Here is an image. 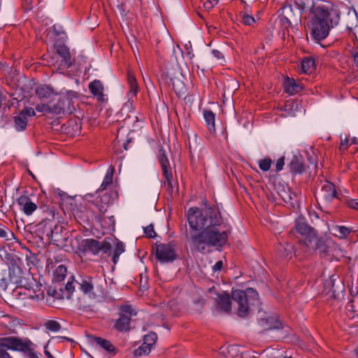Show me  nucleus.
Listing matches in <instances>:
<instances>
[{"mask_svg": "<svg viewBox=\"0 0 358 358\" xmlns=\"http://www.w3.org/2000/svg\"><path fill=\"white\" fill-rule=\"evenodd\" d=\"M24 3L27 5V9H31V0H24Z\"/></svg>", "mask_w": 358, "mask_h": 358, "instance_id": "59", "label": "nucleus"}, {"mask_svg": "<svg viewBox=\"0 0 358 358\" xmlns=\"http://www.w3.org/2000/svg\"><path fill=\"white\" fill-rule=\"evenodd\" d=\"M20 113L23 114L24 117H32L36 115L35 110L34 108L30 107L24 108Z\"/></svg>", "mask_w": 358, "mask_h": 358, "instance_id": "47", "label": "nucleus"}, {"mask_svg": "<svg viewBox=\"0 0 358 358\" xmlns=\"http://www.w3.org/2000/svg\"><path fill=\"white\" fill-rule=\"evenodd\" d=\"M255 22V18L252 15L244 14L242 17V22L245 25H251Z\"/></svg>", "mask_w": 358, "mask_h": 358, "instance_id": "45", "label": "nucleus"}, {"mask_svg": "<svg viewBox=\"0 0 358 358\" xmlns=\"http://www.w3.org/2000/svg\"><path fill=\"white\" fill-rule=\"evenodd\" d=\"M285 92L290 95H294L300 92L303 87V85L296 82L294 78L287 77L283 83Z\"/></svg>", "mask_w": 358, "mask_h": 358, "instance_id": "20", "label": "nucleus"}, {"mask_svg": "<svg viewBox=\"0 0 358 358\" xmlns=\"http://www.w3.org/2000/svg\"><path fill=\"white\" fill-rule=\"evenodd\" d=\"M147 343H144L137 349H136L134 352V355L136 357H141L143 355H148L152 347L149 345H146Z\"/></svg>", "mask_w": 358, "mask_h": 358, "instance_id": "36", "label": "nucleus"}, {"mask_svg": "<svg viewBox=\"0 0 358 358\" xmlns=\"http://www.w3.org/2000/svg\"><path fill=\"white\" fill-rule=\"evenodd\" d=\"M311 12L313 15L310 25L311 34L317 41L323 40L329 35L330 29L338 24L339 15L320 1L313 2Z\"/></svg>", "mask_w": 358, "mask_h": 358, "instance_id": "1", "label": "nucleus"}, {"mask_svg": "<svg viewBox=\"0 0 358 358\" xmlns=\"http://www.w3.org/2000/svg\"><path fill=\"white\" fill-rule=\"evenodd\" d=\"M1 257H4L3 260L8 267V273H7L6 271L0 273V280L5 283L10 282L24 287L28 289H31V284L28 283L27 286L22 276V262L21 259L14 254L6 252H4L3 255H1Z\"/></svg>", "mask_w": 358, "mask_h": 358, "instance_id": "5", "label": "nucleus"}, {"mask_svg": "<svg viewBox=\"0 0 358 358\" xmlns=\"http://www.w3.org/2000/svg\"><path fill=\"white\" fill-rule=\"evenodd\" d=\"M27 117H24L23 114L20 113L14 118L15 129L18 131L24 130L27 127Z\"/></svg>", "mask_w": 358, "mask_h": 358, "instance_id": "31", "label": "nucleus"}, {"mask_svg": "<svg viewBox=\"0 0 358 358\" xmlns=\"http://www.w3.org/2000/svg\"><path fill=\"white\" fill-rule=\"evenodd\" d=\"M108 196H106V195H103L101 198V201L103 202V201L105 200H108Z\"/></svg>", "mask_w": 358, "mask_h": 358, "instance_id": "64", "label": "nucleus"}, {"mask_svg": "<svg viewBox=\"0 0 358 358\" xmlns=\"http://www.w3.org/2000/svg\"><path fill=\"white\" fill-rule=\"evenodd\" d=\"M72 213L76 218H79L83 221L88 220L90 215H94L91 210H88L86 203H80V205L76 204L72 208Z\"/></svg>", "mask_w": 358, "mask_h": 358, "instance_id": "21", "label": "nucleus"}, {"mask_svg": "<svg viewBox=\"0 0 358 358\" xmlns=\"http://www.w3.org/2000/svg\"><path fill=\"white\" fill-rule=\"evenodd\" d=\"M91 338L98 345L103 348L108 352L111 353L113 355H115L117 353L116 348L110 343V341L101 338L100 337L91 336Z\"/></svg>", "mask_w": 358, "mask_h": 358, "instance_id": "24", "label": "nucleus"}, {"mask_svg": "<svg viewBox=\"0 0 358 358\" xmlns=\"http://www.w3.org/2000/svg\"><path fill=\"white\" fill-rule=\"evenodd\" d=\"M284 164H285V157H281L277 160V162L275 163V171H280L282 169Z\"/></svg>", "mask_w": 358, "mask_h": 358, "instance_id": "48", "label": "nucleus"}, {"mask_svg": "<svg viewBox=\"0 0 358 358\" xmlns=\"http://www.w3.org/2000/svg\"><path fill=\"white\" fill-rule=\"evenodd\" d=\"M157 339V336L155 333L150 332L145 335L143 338V342L152 347Z\"/></svg>", "mask_w": 358, "mask_h": 358, "instance_id": "41", "label": "nucleus"}, {"mask_svg": "<svg viewBox=\"0 0 358 358\" xmlns=\"http://www.w3.org/2000/svg\"><path fill=\"white\" fill-rule=\"evenodd\" d=\"M67 273V269L65 266L59 265L55 269L54 273V280L57 282L62 281Z\"/></svg>", "mask_w": 358, "mask_h": 358, "instance_id": "35", "label": "nucleus"}, {"mask_svg": "<svg viewBox=\"0 0 358 358\" xmlns=\"http://www.w3.org/2000/svg\"><path fill=\"white\" fill-rule=\"evenodd\" d=\"M301 66L304 73H311L315 70V61L312 57H305L301 61Z\"/></svg>", "mask_w": 358, "mask_h": 358, "instance_id": "28", "label": "nucleus"}, {"mask_svg": "<svg viewBox=\"0 0 358 358\" xmlns=\"http://www.w3.org/2000/svg\"><path fill=\"white\" fill-rule=\"evenodd\" d=\"M346 26L356 40L358 41V17L355 15L350 17Z\"/></svg>", "mask_w": 358, "mask_h": 358, "instance_id": "29", "label": "nucleus"}, {"mask_svg": "<svg viewBox=\"0 0 358 358\" xmlns=\"http://www.w3.org/2000/svg\"><path fill=\"white\" fill-rule=\"evenodd\" d=\"M281 20H285V22L287 24V25H290L291 22L289 20L288 18H287L286 17H283Z\"/></svg>", "mask_w": 358, "mask_h": 358, "instance_id": "63", "label": "nucleus"}, {"mask_svg": "<svg viewBox=\"0 0 358 358\" xmlns=\"http://www.w3.org/2000/svg\"><path fill=\"white\" fill-rule=\"evenodd\" d=\"M99 210V213L101 214H104L106 211H107V208L108 207V205L107 204V203H105V204L102 205H99V204H97L96 205Z\"/></svg>", "mask_w": 358, "mask_h": 358, "instance_id": "53", "label": "nucleus"}, {"mask_svg": "<svg viewBox=\"0 0 358 358\" xmlns=\"http://www.w3.org/2000/svg\"><path fill=\"white\" fill-rule=\"evenodd\" d=\"M272 160L269 158L262 159L259 161V167L263 171H267L270 169Z\"/></svg>", "mask_w": 358, "mask_h": 358, "instance_id": "42", "label": "nucleus"}, {"mask_svg": "<svg viewBox=\"0 0 358 358\" xmlns=\"http://www.w3.org/2000/svg\"><path fill=\"white\" fill-rule=\"evenodd\" d=\"M218 0H203V6L206 10H210L217 3Z\"/></svg>", "mask_w": 358, "mask_h": 358, "instance_id": "46", "label": "nucleus"}, {"mask_svg": "<svg viewBox=\"0 0 358 358\" xmlns=\"http://www.w3.org/2000/svg\"><path fill=\"white\" fill-rule=\"evenodd\" d=\"M156 257L162 263L173 262L177 257L175 245L173 243L157 245L156 246Z\"/></svg>", "mask_w": 358, "mask_h": 358, "instance_id": "12", "label": "nucleus"}, {"mask_svg": "<svg viewBox=\"0 0 358 358\" xmlns=\"http://www.w3.org/2000/svg\"><path fill=\"white\" fill-rule=\"evenodd\" d=\"M285 249V252H286L285 255L286 256V257H288L287 256L292 252L293 247L290 245H287Z\"/></svg>", "mask_w": 358, "mask_h": 358, "instance_id": "57", "label": "nucleus"}, {"mask_svg": "<svg viewBox=\"0 0 358 358\" xmlns=\"http://www.w3.org/2000/svg\"><path fill=\"white\" fill-rule=\"evenodd\" d=\"M279 194L285 202H289L292 199L290 195L285 191H284L282 193H280Z\"/></svg>", "mask_w": 358, "mask_h": 358, "instance_id": "54", "label": "nucleus"}, {"mask_svg": "<svg viewBox=\"0 0 358 358\" xmlns=\"http://www.w3.org/2000/svg\"><path fill=\"white\" fill-rule=\"evenodd\" d=\"M183 60L182 50L179 48L178 50L173 49L166 71L159 78L161 86L171 88L178 96L185 94L186 92L182 67V64H184Z\"/></svg>", "mask_w": 358, "mask_h": 358, "instance_id": "2", "label": "nucleus"}, {"mask_svg": "<svg viewBox=\"0 0 358 358\" xmlns=\"http://www.w3.org/2000/svg\"><path fill=\"white\" fill-rule=\"evenodd\" d=\"M13 350L22 352L28 358H39L41 353L35 350L36 345L28 338L7 339L5 345Z\"/></svg>", "mask_w": 358, "mask_h": 358, "instance_id": "8", "label": "nucleus"}, {"mask_svg": "<svg viewBox=\"0 0 358 358\" xmlns=\"http://www.w3.org/2000/svg\"><path fill=\"white\" fill-rule=\"evenodd\" d=\"M7 234H8V232L5 229H0V237L1 238H7Z\"/></svg>", "mask_w": 358, "mask_h": 358, "instance_id": "58", "label": "nucleus"}, {"mask_svg": "<svg viewBox=\"0 0 358 358\" xmlns=\"http://www.w3.org/2000/svg\"><path fill=\"white\" fill-rule=\"evenodd\" d=\"M227 351L229 355H231L232 357H234L238 352V348L235 345H230L227 348Z\"/></svg>", "mask_w": 358, "mask_h": 358, "instance_id": "51", "label": "nucleus"}, {"mask_svg": "<svg viewBox=\"0 0 358 358\" xmlns=\"http://www.w3.org/2000/svg\"><path fill=\"white\" fill-rule=\"evenodd\" d=\"M326 283L328 284L329 286H333L334 285V281L331 278H330L329 280H328Z\"/></svg>", "mask_w": 358, "mask_h": 358, "instance_id": "62", "label": "nucleus"}, {"mask_svg": "<svg viewBox=\"0 0 358 358\" xmlns=\"http://www.w3.org/2000/svg\"><path fill=\"white\" fill-rule=\"evenodd\" d=\"M349 140L348 138H345V139H342L340 145V150H345L348 147Z\"/></svg>", "mask_w": 358, "mask_h": 358, "instance_id": "52", "label": "nucleus"}, {"mask_svg": "<svg viewBox=\"0 0 358 358\" xmlns=\"http://www.w3.org/2000/svg\"><path fill=\"white\" fill-rule=\"evenodd\" d=\"M115 171L114 166H110L105 175L104 179L99 188V191H103L105 190L108 186L112 185L113 183V173Z\"/></svg>", "mask_w": 358, "mask_h": 358, "instance_id": "27", "label": "nucleus"}, {"mask_svg": "<svg viewBox=\"0 0 358 358\" xmlns=\"http://www.w3.org/2000/svg\"><path fill=\"white\" fill-rule=\"evenodd\" d=\"M120 310L122 313V314H125L127 315L128 314L129 315L128 316H129L130 317L133 315H136V310L130 305L122 306L120 308Z\"/></svg>", "mask_w": 358, "mask_h": 358, "instance_id": "43", "label": "nucleus"}, {"mask_svg": "<svg viewBox=\"0 0 358 358\" xmlns=\"http://www.w3.org/2000/svg\"><path fill=\"white\" fill-rule=\"evenodd\" d=\"M82 248L85 252L97 255L100 252L108 253L111 249V245L108 241L99 242L94 239H85L82 242Z\"/></svg>", "mask_w": 358, "mask_h": 358, "instance_id": "11", "label": "nucleus"}, {"mask_svg": "<svg viewBox=\"0 0 358 358\" xmlns=\"http://www.w3.org/2000/svg\"><path fill=\"white\" fill-rule=\"evenodd\" d=\"M203 116L204 117L206 125L210 133H215V115L211 110H205L203 111Z\"/></svg>", "mask_w": 358, "mask_h": 358, "instance_id": "25", "label": "nucleus"}, {"mask_svg": "<svg viewBox=\"0 0 358 358\" xmlns=\"http://www.w3.org/2000/svg\"><path fill=\"white\" fill-rule=\"evenodd\" d=\"M347 204L350 208L358 210V199H350Z\"/></svg>", "mask_w": 358, "mask_h": 358, "instance_id": "49", "label": "nucleus"}, {"mask_svg": "<svg viewBox=\"0 0 358 358\" xmlns=\"http://www.w3.org/2000/svg\"><path fill=\"white\" fill-rule=\"evenodd\" d=\"M44 327L46 329L53 332H57L61 329L60 324L55 320H48L45 322Z\"/></svg>", "mask_w": 358, "mask_h": 358, "instance_id": "38", "label": "nucleus"}, {"mask_svg": "<svg viewBox=\"0 0 358 358\" xmlns=\"http://www.w3.org/2000/svg\"><path fill=\"white\" fill-rule=\"evenodd\" d=\"M223 266V262L222 260H220L215 263V264L213 266L212 270L213 273L217 271H220Z\"/></svg>", "mask_w": 358, "mask_h": 358, "instance_id": "50", "label": "nucleus"}, {"mask_svg": "<svg viewBox=\"0 0 358 358\" xmlns=\"http://www.w3.org/2000/svg\"><path fill=\"white\" fill-rule=\"evenodd\" d=\"M203 243L221 247L227 243L228 234L217 227L221 223L220 213L216 208L209 207L203 202Z\"/></svg>", "mask_w": 358, "mask_h": 358, "instance_id": "3", "label": "nucleus"}, {"mask_svg": "<svg viewBox=\"0 0 358 358\" xmlns=\"http://www.w3.org/2000/svg\"><path fill=\"white\" fill-rule=\"evenodd\" d=\"M316 245V250L322 257H331L334 255L336 245L331 241H324L322 239H313Z\"/></svg>", "mask_w": 358, "mask_h": 358, "instance_id": "17", "label": "nucleus"}, {"mask_svg": "<svg viewBox=\"0 0 358 358\" xmlns=\"http://www.w3.org/2000/svg\"><path fill=\"white\" fill-rule=\"evenodd\" d=\"M290 170L292 172L300 173L303 171V166L300 157L294 156L290 164Z\"/></svg>", "mask_w": 358, "mask_h": 358, "instance_id": "33", "label": "nucleus"}, {"mask_svg": "<svg viewBox=\"0 0 358 358\" xmlns=\"http://www.w3.org/2000/svg\"><path fill=\"white\" fill-rule=\"evenodd\" d=\"M36 110L38 113L54 114V113L52 111L53 106H49V105L45 104V103H40V104L36 105Z\"/></svg>", "mask_w": 358, "mask_h": 358, "instance_id": "40", "label": "nucleus"}, {"mask_svg": "<svg viewBox=\"0 0 358 358\" xmlns=\"http://www.w3.org/2000/svg\"><path fill=\"white\" fill-rule=\"evenodd\" d=\"M352 57H353V61L355 65L358 67V51L353 50L351 52Z\"/></svg>", "mask_w": 358, "mask_h": 358, "instance_id": "55", "label": "nucleus"}, {"mask_svg": "<svg viewBox=\"0 0 358 358\" xmlns=\"http://www.w3.org/2000/svg\"><path fill=\"white\" fill-rule=\"evenodd\" d=\"M295 229L299 234L305 236L308 243H312L313 239H316L314 230L303 221V218L296 220Z\"/></svg>", "mask_w": 358, "mask_h": 358, "instance_id": "18", "label": "nucleus"}, {"mask_svg": "<svg viewBox=\"0 0 358 358\" xmlns=\"http://www.w3.org/2000/svg\"><path fill=\"white\" fill-rule=\"evenodd\" d=\"M357 143H358L357 138L355 137L352 138L350 144H357Z\"/></svg>", "mask_w": 358, "mask_h": 358, "instance_id": "60", "label": "nucleus"}, {"mask_svg": "<svg viewBox=\"0 0 358 358\" xmlns=\"http://www.w3.org/2000/svg\"><path fill=\"white\" fill-rule=\"evenodd\" d=\"M71 278L72 280H69L63 292L64 296L66 299L72 298L76 285L84 294L87 295L90 298H95L103 294V283H106V280L101 278L85 276L80 278L79 280H75L73 277Z\"/></svg>", "mask_w": 358, "mask_h": 358, "instance_id": "4", "label": "nucleus"}, {"mask_svg": "<svg viewBox=\"0 0 358 358\" xmlns=\"http://www.w3.org/2000/svg\"><path fill=\"white\" fill-rule=\"evenodd\" d=\"M45 354L48 358H55L48 350H45Z\"/></svg>", "mask_w": 358, "mask_h": 358, "instance_id": "61", "label": "nucleus"}, {"mask_svg": "<svg viewBox=\"0 0 358 358\" xmlns=\"http://www.w3.org/2000/svg\"><path fill=\"white\" fill-rule=\"evenodd\" d=\"M232 299L238 305V315L239 317H245L250 310L248 297L258 298V293L252 288H248L245 291L240 289L232 290Z\"/></svg>", "mask_w": 358, "mask_h": 358, "instance_id": "7", "label": "nucleus"}, {"mask_svg": "<svg viewBox=\"0 0 358 358\" xmlns=\"http://www.w3.org/2000/svg\"><path fill=\"white\" fill-rule=\"evenodd\" d=\"M57 53L62 58V63L58 70H63L70 68L73 64V59L71 57L69 49L64 44H57L55 45Z\"/></svg>", "mask_w": 358, "mask_h": 358, "instance_id": "15", "label": "nucleus"}, {"mask_svg": "<svg viewBox=\"0 0 358 358\" xmlns=\"http://www.w3.org/2000/svg\"><path fill=\"white\" fill-rule=\"evenodd\" d=\"M127 83L129 86L128 96L130 100L132 99L133 97L136 96L138 92V85L137 84L136 79L131 72L128 73Z\"/></svg>", "mask_w": 358, "mask_h": 358, "instance_id": "26", "label": "nucleus"}, {"mask_svg": "<svg viewBox=\"0 0 358 358\" xmlns=\"http://www.w3.org/2000/svg\"><path fill=\"white\" fill-rule=\"evenodd\" d=\"M211 54L217 59L223 58L222 54L219 50H213L211 51Z\"/></svg>", "mask_w": 358, "mask_h": 358, "instance_id": "56", "label": "nucleus"}, {"mask_svg": "<svg viewBox=\"0 0 358 358\" xmlns=\"http://www.w3.org/2000/svg\"><path fill=\"white\" fill-rule=\"evenodd\" d=\"M20 209L27 215H31L37 209L38 206L32 199L27 195H21L17 199Z\"/></svg>", "mask_w": 358, "mask_h": 358, "instance_id": "19", "label": "nucleus"}, {"mask_svg": "<svg viewBox=\"0 0 358 358\" xmlns=\"http://www.w3.org/2000/svg\"><path fill=\"white\" fill-rule=\"evenodd\" d=\"M89 90L90 92L99 101H104L105 96L103 94V85L99 80H94L89 84Z\"/></svg>", "mask_w": 358, "mask_h": 358, "instance_id": "22", "label": "nucleus"}, {"mask_svg": "<svg viewBox=\"0 0 358 358\" xmlns=\"http://www.w3.org/2000/svg\"><path fill=\"white\" fill-rule=\"evenodd\" d=\"M3 317L6 320V321H5L6 326L7 327L8 330L11 333L15 334L16 328L20 324L19 320L15 318H13L9 316H7V315H3Z\"/></svg>", "mask_w": 358, "mask_h": 358, "instance_id": "34", "label": "nucleus"}, {"mask_svg": "<svg viewBox=\"0 0 358 358\" xmlns=\"http://www.w3.org/2000/svg\"><path fill=\"white\" fill-rule=\"evenodd\" d=\"M10 338H17L15 336H8L0 338V358H13L8 352L7 350H12L13 348H8L5 345L6 341Z\"/></svg>", "mask_w": 358, "mask_h": 358, "instance_id": "30", "label": "nucleus"}, {"mask_svg": "<svg viewBox=\"0 0 358 358\" xmlns=\"http://www.w3.org/2000/svg\"><path fill=\"white\" fill-rule=\"evenodd\" d=\"M158 160L161 165L163 178H164V187L169 194H173L175 192V187L177 180H173L172 169L166 151L164 149L159 150Z\"/></svg>", "mask_w": 358, "mask_h": 358, "instance_id": "9", "label": "nucleus"}, {"mask_svg": "<svg viewBox=\"0 0 358 358\" xmlns=\"http://www.w3.org/2000/svg\"><path fill=\"white\" fill-rule=\"evenodd\" d=\"M189 227L187 229L186 238L189 246L200 251L201 245V210L192 207L186 213Z\"/></svg>", "mask_w": 358, "mask_h": 358, "instance_id": "6", "label": "nucleus"}, {"mask_svg": "<svg viewBox=\"0 0 358 358\" xmlns=\"http://www.w3.org/2000/svg\"><path fill=\"white\" fill-rule=\"evenodd\" d=\"M334 230L338 233L337 236L341 238H345L351 232V229L344 226H336L334 227Z\"/></svg>", "mask_w": 358, "mask_h": 358, "instance_id": "39", "label": "nucleus"}, {"mask_svg": "<svg viewBox=\"0 0 358 358\" xmlns=\"http://www.w3.org/2000/svg\"><path fill=\"white\" fill-rule=\"evenodd\" d=\"M124 252V244L122 242L117 243L113 255V262L115 264L117 263L120 255Z\"/></svg>", "mask_w": 358, "mask_h": 358, "instance_id": "37", "label": "nucleus"}, {"mask_svg": "<svg viewBox=\"0 0 358 358\" xmlns=\"http://www.w3.org/2000/svg\"><path fill=\"white\" fill-rule=\"evenodd\" d=\"M317 199L323 202L329 203L333 199L336 197V191L333 183L326 182L322 187L320 192L317 194Z\"/></svg>", "mask_w": 358, "mask_h": 358, "instance_id": "16", "label": "nucleus"}, {"mask_svg": "<svg viewBox=\"0 0 358 358\" xmlns=\"http://www.w3.org/2000/svg\"><path fill=\"white\" fill-rule=\"evenodd\" d=\"M76 93L69 91L60 96L57 103L53 105V113L59 115L64 113H72L75 110L73 99L76 98Z\"/></svg>", "mask_w": 358, "mask_h": 358, "instance_id": "10", "label": "nucleus"}, {"mask_svg": "<svg viewBox=\"0 0 358 358\" xmlns=\"http://www.w3.org/2000/svg\"><path fill=\"white\" fill-rule=\"evenodd\" d=\"M36 94L41 99L49 98L53 94V90L48 85H40L36 89Z\"/></svg>", "mask_w": 358, "mask_h": 358, "instance_id": "32", "label": "nucleus"}, {"mask_svg": "<svg viewBox=\"0 0 358 358\" xmlns=\"http://www.w3.org/2000/svg\"><path fill=\"white\" fill-rule=\"evenodd\" d=\"M258 322L264 330L279 329L282 326L277 316L268 315L264 312H259Z\"/></svg>", "mask_w": 358, "mask_h": 358, "instance_id": "13", "label": "nucleus"}, {"mask_svg": "<svg viewBox=\"0 0 358 358\" xmlns=\"http://www.w3.org/2000/svg\"><path fill=\"white\" fill-rule=\"evenodd\" d=\"M214 288V287L210 288L208 292L210 294L216 296L215 299L216 301L217 309L225 313H229L231 308L229 295L224 292H222L221 293H217L216 291L213 292L212 289Z\"/></svg>", "mask_w": 358, "mask_h": 358, "instance_id": "14", "label": "nucleus"}, {"mask_svg": "<svg viewBox=\"0 0 358 358\" xmlns=\"http://www.w3.org/2000/svg\"><path fill=\"white\" fill-rule=\"evenodd\" d=\"M129 316L125 314H120L118 319H117L114 324V328L120 332H126L130 329Z\"/></svg>", "mask_w": 358, "mask_h": 358, "instance_id": "23", "label": "nucleus"}, {"mask_svg": "<svg viewBox=\"0 0 358 358\" xmlns=\"http://www.w3.org/2000/svg\"><path fill=\"white\" fill-rule=\"evenodd\" d=\"M144 233L148 238H154L156 236L152 224H150L149 226L145 227Z\"/></svg>", "mask_w": 358, "mask_h": 358, "instance_id": "44", "label": "nucleus"}]
</instances>
